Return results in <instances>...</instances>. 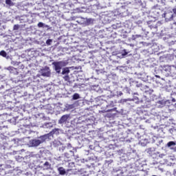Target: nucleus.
<instances>
[{"instance_id": "nucleus-9", "label": "nucleus", "mask_w": 176, "mask_h": 176, "mask_svg": "<svg viewBox=\"0 0 176 176\" xmlns=\"http://www.w3.org/2000/svg\"><path fill=\"white\" fill-rule=\"evenodd\" d=\"M40 74L42 75V76H50V68L49 67H44L40 70Z\"/></svg>"}, {"instance_id": "nucleus-17", "label": "nucleus", "mask_w": 176, "mask_h": 176, "mask_svg": "<svg viewBox=\"0 0 176 176\" xmlns=\"http://www.w3.org/2000/svg\"><path fill=\"white\" fill-rule=\"evenodd\" d=\"M37 25L38 28H47V30H50V26H49V25H46L42 22H39Z\"/></svg>"}, {"instance_id": "nucleus-38", "label": "nucleus", "mask_w": 176, "mask_h": 176, "mask_svg": "<svg viewBox=\"0 0 176 176\" xmlns=\"http://www.w3.org/2000/svg\"><path fill=\"white\" fill-rule=\"evenodd\" d=\"M67 109H74V104H66L65 106Z\"/></svg>"}, {"instance_id": "nucleus-23", "label": "nucleus", "mask_w": 176, "mask_h": 176, "mask_svg": "<svg viewBox=\"0 0 176 176\" xmlns=\"http://www.w3.org/2000/svg\"><path fill=\"white\" fill-rule=\"evenodd\" d=\"M94 19H91V18H87V23L85 25H93V24H94Z\"/></svg>"}, {"instance_id": "nucleus-14", "label": "nucleus", "mask_w": 176, "mask_h": 176, "mask_svg": "<svg viewBox=\"0 0 176 176\" xmlns=\"http://www.w3.org/2000/svg\"><path fill=\"white\" fill-rule=\"evenodd\" d=\"M7 69L10 72V74H13L14 75H17V74H19V72H17V69L13 67H8Z\"/></svg>"}, {"instance_id": "nucleus-40", "label": "nucleus", "mask_w": 176, "mask_h": 176, "mask_svg": "<svg viewBox=\"0 0 176 176\" xmlns=\"http://www.w3.org/2000/svg\"><path fill=\"white\" fill-rule=\"evenodd\" d=\"M115 96H116V94H115V93H113V92H111V94L109 95V96H108L107 97L109 98H113V97H115Z\"/></svg>"}, {"instance_id": "nucleus-22", "label": "nucleus", "mask_w": 176, "mask_h": 176, "mask_svg": "<svg viewBox=\"0 0 176 176\" xmlns=\"http://www.w3.org/2000/svg\"><path fill=\"white\" fill-rule=\"evenodd\" d=\"M43 129H52L53 127V123L52 122H45L43 124Z\"/></svg>"}, {"instance_id": "nucleus-59", "label": "nucleus", "mask_w": 176, "mask_h": 176, "mask_svg": "<svg viewBox=\"0 0 176 176\" xmlns=\"http://www.w3.org/2000/svg\"><path fill=\"white\" fill-rule=\"evenodd\" d=\"M152 176H157V175H152Z\"/></svg>"}, {"instance_id": "nucleus-10", "label": "nucleus", "mask_w": 176, "mask_h": 176, "mask_svg": "<svg viewBox=\"0 0 176 176\" xmlns=\"http://www.w3.org/2000/svg\"><path fill=\"white\" fill-rule=\"evenodd\" d=\"M140 102H144V108H152V100H151L144 98V100H140Z\"/></svg>"}, {"instance_id": "nucleus-15", "label": "nucleus", "mask_w": 176, "mask_h": 176, "mask_svg": "<svg viewBox=\"0 0 176 176\" xmlns=\"http://www.w3.org/2000/svg\"><path fill=\"white\" fill-rule=\"evenodd\" d=\"M21 130H22V133H23V134H25V135L35 133V131H32L30 130L29 129H24L21 128Z\"/></svg>"}, {"instance_id": "nucleus-12", "label": "nucleus", "mask_w": 176, "mask_h": 176, "mask_svg": "<svg viewBox=\"0 0 176 176\" xmlns=\"http://www.w3.org/2000/svg\"><path fill=\"white\" fill-rule=\"evenodd\" d=\"M129 54V52H127V50H124L122 52H121V54H119L118 55L116 56V58H124V57H126V56H127Z\"/></svg>"}, {"instance_id": "nucleus-8", "label": "nucleus", "mask_w": 176, "mask_h": 176, "mask_svg": "<svg viewBox=\"0 0 176 176\" xmlns=\"http://www.w3.org/2000/svg\"><path fill=\"white\" fill-rule=\"evenodd\" d=\"M74 151H69V153H65L64 155H62L61 157H59V159L62 161V162H65V157L66 159H69L70 157H72V156H74Z\"/></svg>"}, {"instance_id": "nucleus-28", "label": "nucleus", "mask_w": 176, "mask_h": 176, "mask_svg": "<svg viewBox=\"0 0 176 176\" xmlns=\"http://www.w3.org/2000/svg\"><path fill=\"white\" fill-rule=\"evenodd\" d=\"M71 71L69 70V68L68 67H64L62 71V75H68Z\"/></svg>"}, {"instance_id": "nucleus-49", "label": "nucleus", "mask_w": 176, "mask_h": 176, "mask_svg": "<svg viewBox=\"0 0 176 176\" xmlns=\"http://www.w3.org/2000/svg\"><path fill=\"white\" fill-rule=\"evenodd\" d=\"M150 28H156V26H153V25H150Z\"/></svg>"}, {"instance_id": "nucleus-16", "label": "nucleus", "mask_w": 176, "mask_h": 176, "mask_svg": "<svg viewBox=\"0 0 176 176\" xmlns=\"http://www.w3.org/2000/svg\"><path fill=\"white\" fill-rule=\"evenodd\" d=\"M20 23H27L28 21V17L25 15L21 16L19 17Z\"/></svg>"}, {"instance_id": "nucleus-30", "label": "nucleus", "mask_w": 176, "mask_h": 176, "mask_svg": "<svg viewBox=\"0 0 176 176\" xmlns=\"http://www.w3.org/2000/svg\"><path fill=\"white\" fill-rule=\"evenodd\" d=\"M6 5L8 6H14V3L12 1V0H6Z\"/></svg>"}, {"instance_id": "nucleus-46", "label": "nucleus", "mask_w": 176, "mask_h": 176, "mask_svg": "<svg viewBox=\"0 0 176 176\" xmlns=\"http://www.w3.org/2000/svg\"><path fill=\"white\" fill-rule=\"evenodd\" d=\"M135 100H138V102H141V100L138 98V97H135Z\"/></svg>"}, {"instance_id": "nucleus-36", "label": "nucleus", "mask_w": 176, "mask_h": 176, "mask_svg": "<svg viewBox=\"0 0 176 176\" xmlns=\"http://www.w3.org/2000/svg\"><path fill=\"white\" fill-rule=\"evenodd\" d=\"M164 156H166V154L159 153V154H155V157H160V159H163Z\"/></svg>"}, {"instance_id": "nucleus-7", "label": "nucleus", "mask_w": 176, "mask_h": 176, "mask_svg": "<svg viewBox=\"0 0 176 176\" xmlns=\"http://www.w3.org/2000/svg\"><path fill=\"white\" fill-rule=\"evenodd\" d=\"M146 153H148L149 156H156V155H159V151L156 152V148L150 147L145 150Z\"/></svg>"}, {"instance_id": "nucleus-21", "label": "nucleus", "mask_w": 176, "mask_h": 176, "mask_svg": "<svg viewBox=\"0 0 176 176\" xmlns=\"http://www.w3.org/2000/svg\"><path fill=\"white\" fill-rule=\"evenodd\" d=\"M0 56L4 57V58H6L7 60H9V58H10V56H9V55H8V53H6L4 50L0 52Z\"/></svg>"}, {"instance_id": "nucleus-39", "label": "nucleus", "mask_w": 176, "mask_h": 176, "mask_svg": "<svg viewBox=\"0 0 176 176\" xmlns=\"http://www.w3.org/2000/svg\"><path fill=\"white\" fill-rule=\"evenodd\" d=\"M58 151L59 152H64V151H65V146H62L61 147H59Z\"/></svg>"}, {"instance_id": "nucleus-11", "label": "nucleus", "mask_w": 176, "mask_h": 176, "mask_svg": "<svg viewBox=\"0 0 176 176\" xmlns=\"http://www.w3.org/2000/svg\"><path fill=\"white\" fill-rule=\"evenodd\" d=\"M176 142L170 141L167 143L166 146L167 148H169L171 151H173L174 152H176Z\"/></svg>"}, {"instance_id": "nucleus-47", "label": "nucleus", "mask_w": 176, "mask_h": 176, "mask_svg": "<svg viewBox=\"0 0 176 176\" xmlns=\"http://www.w3.org/2000/svg\"><path fill=\"white\" fill-rule=\"evenodd\" d=\"M145 122H146V123H151V120H146L145 121Z\"/></svg>"}, {"instance_id": "nucleus-6", "label": "nucleus", "mask_w": 176, "mask_h": 176, "mask_svg": "<svg viewBox=\"0 0 176 176\" xmlns=\"http://www.w3.org/2000/svg\"><path fill=\"white\" fill-rule=\"evenodd\" d=\"M162 17L165 19V21H172L173 19H174V14H173V12L171 11H165L162 12Z\"/></svg>"}, {"instance_id": "nucleus-18", "label": "nucleus", "mask_w": 176, "mask_h": 176, "mask_svg": "<svg viewBox=\"0 0 176 176\" xmlns=\"http://www.w3.org/2000/svg\"><path fill=\"white\" fill-rule=\"evenodd\" d=\"M58 171L60 175H65V174H67V170H65V168L63 167L58 168Z\"/></svg>"}, {"instance_id": "nucleus-24", "label": "nucleus", "mask_w": 176, "mask_h": 176, "mask_svg": "<svg viewBox=\"0 0 176 176\" xmlns=\"http://www.w3.org/2000/svg\"><path fill=\"white\" fill-rule=\"evenodd\" d=\"M148 142H149L148 141V139H144V140H140L139 144L142 146H146V144H148Z\"/></svg>"}, {"instance_id": "nucleus-2", "label": "nucleus", "mask_w": 176, "mask_h": 176, "mask_svg": "<svg viewBox=\"0 0 176 176\" xmlns=\"http://www.w3.org/2000/svg\"><path fill=\"white\" fill-rule=\"evenodd\" d=\"M52 65L56 74H60L61 69L68 65V62L67 60L56 61L52 63Z\"/></svg>"}, {"instance_id": "nucleus-35", "label": "nucleus", "mask_w": 176, "mask_h": 176, "mask_svg": "<svg viewBox=\"0 0 176 176\" xmlns=\"http://www.w3.org/2000/svg\"><path fill=\"white\" fill-rule=\"evenodd\" d=\"M127 101H131L130 98H128V99H121L120 100V104H126V102H127Z\"/></svg>"}, {"instance_id": "nucleus-34", "label": "nucleus", "mask_w": 176, "mask_h": 176, "mask_svg": "<svg viewBox=\"0 0 176 176\" xmlns=\"http://www.w3.org/2000/svg\"><path fill=\"white\" fill-rule=\"evenodd\" d=\"M115 102H113V100H111L110 103L107 105V107H109L110 108H113L115 107Z\"/></svg>"}, {"instance_id": "nucleus-3", "label": "nucleus", "mask_w": 176, "mask_h": 176, "mask_svg": "<svg viewBox=\"0 0 176 176\" xmlns=\"http://www.w3.org/2000/svg\"><path fill=\"white\" fill-rule=\"evenodd\" d=\"M130 85L138 87V89H140V90H142V91L148 93V94H152V93H153V91L152 89L146 90V89H148V86L144 85L141 82H138V81H132L131 82H130Z\"/></svg>"}, {"instance_id": "nucleus-26", "label": "nucleus", "mask_w": 176, "mask_h": 176, "mask_svg": "<svg viewBox=\"0 0 176 176\" xmlns=\"http://www.w3.org/2000/svg\"><path fill=\"white\" fill-rule=\"evenodd\" d=\"M166 102H167L164 100H159L158 102H157V104L159 105L160 108H162V107H164V105H166Z\"/></svg>"}, {"instance_id": "nucleus-1", "label": "nucleus", "mask_w": 176, "mask_h": 176, "mask_svg": "<svg viewBox=\"0 0 176 176\" xmlns=\"http://www.w3.org/2000/svg\"><path fill=\"white\" fill-rule=\"evenodd\" d=\"M50 138V134H45L43 135L38 138L30 140L28 144L30 148H36L41 145V144H43L47 140Z\"/></svg>"}, {"instance_id": "nucleus-53", "label": "nucleus", "mask_w": 176, "mask_h": 176, "mask_svg": "<svg viewBox=\"0 0 176 176\" xmlns=\"http://www.w3.org/2000/svg\"><path fill=\"white\" fill-rule=\"evenodd\" d=\"M78 144H80V145H83V143H82V142H80L79 140H78Z\"/></svg>"}, {"instance_id": "nucleus-60", "label": "nucleus", "mask_w": 176, "mask_h": 176, "mask_svg": "<svg viewBox=\"0 0 176 176\" xmlns=\"http://www.w3.org/2000/svg\"><path fill=\"white\" fill-rule=\"evenodd\" d=\"M113 28H115V25H113Z\"/></svg>"}, {"instance_id": "nucleus-31", "label": "nucleus", "mask_w": 176, "mask_h": 176, "mask_svg": "<svg viewBox=\"0 0 176 176\" xmlns=\"http://www.w3.org/2000/svg\"><path fill=\"white\" fill-rule=\"evenodd\" d=\"M138 38H142L141 34H135L132 36V40L135 41V39H138Z\"/></svg>"}, {"instance_id": "nucleus-48", "label": "nucleus", "mask_w": 176, "mask_h": 176, "mask_svg": "<svg viewBox=\"0 0 176 176\" xmlns=\"http://www.w3.org/2000/svg\"><path fill=\"white\" fill-rule=\"evenodd\" d=\"M169 131H170V133H173V132L174 131V129H169Z\"/></svg>"}, {"instance_id": "nucleus-57", "label": "nucleus", "mask_w": 176, "mask_h": 176, "mask_svg": "<svg viewBox=\"0 0 176 176\" xmlns=\"http://www.w3.org/2000/svg\"><path fill=\"white\" fill-rule=\"evenodd\" d=\"M89 148H91V149H92V147H91V146H89Z\"/></svg>"}, {"instance_id": "nucleus-51", "label": "nucleus", "mask_w": 176, "mask_h": 176, "mask_svg": "<svg viewBox=\"0 0 176 176\" xmlns=\"http://www.w3.org/2000/svg\"><path fill=\"white\" fill-rule=\"evenodd\" d=\"M142 21H138V24H142Z\"/></svg>"}, {"instance_id": "nucleus-54", "label": "nucleus", "mask_w": 176, "mask_h": 176, "mask_svg": "<svg viewBox=\"0 0 176 176\" xmlns=\"http://www.w3.org/2000/svg\"><path fill=\"white\" fill-rule=\"evenodd\" d=\"M174 25H176V21L175 23H173Z\"/></svg>"}, {"instance_id": "nucleus-33", "label": "nucleus", "mask_w": 176, "mask_h": 176, "mask_svg": "<svg viewBox=\"0 0 176 176\" xmlns=\"http://www.w3.org/2000/svg\"><path fill=\"white\" fill-rule=\"evenodd\" d=\"M11 64L14 67H17V65H20V62H17L16 60H11Z\"/></svg>"}, {"instance_id": "nucleus-52", "label": "nucleus", "mask_w": 176, "mask_h": 176, "mask_svg": "<svg viewBox=\"0 0 176 176\" xmlns=\"http://www.w3.org/2000/svg\"><path fill=\"white\" fill-rule=\"evenodd\" d=\"M175 101H176L175 98L172 99V102H175Z\"/></svg>"}, {"instance_id": "nucleus-58", "label": "nucleus", "mask_w": 176, "mask_h": 176, "mask_svg": "<svg viewBox=\"0 0 176 176\" xmlns=\"http://www.w3.org/2000/svg\"><path fill=\"white\" fill-rule=\"evenodd\" d=\"M126 142H130V140H129V141H128V140H126Z\"/></svg>"}, {"instance_id": "nucleus-55", "label": "nucleus", "mask_w": 176, "mask_h": 176, "mask_svg": "<svg viewBox=\"0 0 176 176\" xmlns=\"http://www.w3.org/2000/svg\"><path fill=\"white\" fill-rule=\"evenodd\" d=\"M89 148H91V149H92V147H91V146H89Z\"/></svg>"}, {"instance_id": "nucleus-32", "label": "nucleus", "mask_w": 176, "mask_h": 176, "mask_svg": "<svg viewBox=\"0 0 176 176\" xmlns=\"http://www.w3.org/2000/svg\"><path fill=\"white\" fill-rule=\"evenodd\" d=\"M79 98H80L79 94H74L72 96V100H79Z\"/></svg>"}, {"instance_id": "nucleus-45", "label": "nucleus", "mask_w": 176, "mask_h": 176, "mask_svg": "<svg viewBox=\"0 0 176 176\" xmlns=\"http://www.w3.org/2000/svg\"><path fill=\"white\" fill-rule=\"evenodd\" d=\"M67 148L69 149L71 148H72V146L71 145V143H68L67 145Z\"/></svg>"}, {"instance_id": "nucleus-25", "label": "nucleus", "mask_w": 176, "mask_h": 176, "mask_svg": "<svg viewBox=\"0 0 176 176\" xmlns=\"http://www.w3.org/2000/svg\"><path fill=\"white\" fill-rule=\"evenodd\" d=\"M43 168H45V170H49L50 168H51L52 164H50V163H49V162H45L43 164Z\"/></svg>"}, {"instance_id": "nucleus-56", "label": "nucleus", "mask_w": 176, "mask_h": 176, "mask_svg": "<svg viewBox=\"0 0 176 176\" xmlns=\"http://www.w3.org/2000/svg\"><path fill=\"white\" fill-rule=\"evenodd\" d=\"M89 148H91V149H92V147H91V146H89Z\"/></svg>"}, {"instance_id": "nucleus-13", "label": "nucleus", "mask_w": 176, "mask_h": 176, "mask_svg": "<svg viewBox=\"0 0 176 176\" xmlns=\"http://www.w3.org/2000/svg\"><path fill=\"white\" fill-rule=\"evenodd\" d=\"M63 131V130L60 129H54L52 130V131H51L49 133L47 134H50V138L52 137L53 135V134H56V135H57L58 134H60V133Z\"/></svg>"}, {"instance_id": "nucleus-43", "label": "nucleus", "mask_w": 176, "mask_h": 176, "mask_svg": "<svg viewBox=\"0 0 176 176\" xmlns=\"http://www.w3.org/2000/svg\"><path fill=\"white\" fill-rule=\"evenodd\" d=\"M46 43H47V45H50V43H52V39H47V40L46 41Z\"/></svg>"}, {"instance_id": "nucleus-42", "label": "nucleus", "mask_w": 176, "mask_h": 176, "mask_svg": "<svg viewBox=\"0 0 176 176\" xmlns=\"http://www.w3.org/2000/svg\"><path fill=\"white\" fill-rule=\"evenodd\" d=\"M122 96H123V92L117 91V97H122Z\"/></svg>"}, {"instance_id": "nucleus-29", "label": "nucleus", "mask_w": 176, "mask_h": 176, "mask_svg": "<svg viewBox=\"0 0 176 176\" xmlns=\"http://www.w3.org/2000/svg\"><path fill=\"white\" fill-rule=\"evenodd\" d=\"M5 168H12V166L10 164H1L0 165V170H5Z\"/></svg>"}, {"instance_id": "nucleus-37", "label": "nucleus", "mask_w": 176, "mask_h": 176, "mask_svg": "<svg viewBox=\"0 0 176 176\" xmlns=\"http://www.w3.org/2000/svg\"><path fill=\"white\" fill-rule=\"evenodd\" d=\"M63 79L66 82H69V76L68 74H65V76H63Z\"/></svg>"}, {"instance_id": "nucleus-19", "label": "nucleus", "mask_w": 176, "mask_h": 176, "mask_svg": "<svg viewBox=\"0 0 176 176\" xmlns=\"http://www.w3.org/2000/svg\"><path fill=\"white\" fill-rule=\"evenodd\" d=\"M62 144L63 143H61V142H60V140H55L52 143V146H54V147L60 146V145H62Z\"/></svg>"}, {"instance_id": "nucleus-20", "label": "nucleus", "mask_w": 176, "mask_h": 176, "mask_svg": "<svg viewBox=\"0 0 176 176\" xmlns=\"http://www.w3.org/2000/svg\"><path fill=\"white\" fill-rule=\"evenodd\" d=\"M126 173H133L134 172V168H133L132 165H128L124 169Z\"/></svg>"}, {"instance_id": "nucleus-50", "label": "nucleus", "mask_w": 176, "mask_h": 176, "mask_svg": "<svg viewBox=\"0 0 176 176\" xmlns=\"http://www.w3.org/2000/svg\"><path fill=\"white\" fill-rule=\"evenodd\" d=\"M12 120H15V122H16V120H17V117H16V118H12Z\"/></svg>"}, {"instance_id": "nucleus-27", "label": "nucleus", "mask_w": 176, "mask_h": 176, "mask_svg": "<svg viewBox=\"0 0 176 176\" xmlns=\"http://www.w3.org/2000/svg\"><path fill=\"white\" fill-rule=\"evenodd\" d=\"M87 20V18L81 17L79 19L78 23H80V24H82V25H86Z\"/></svg>"}, {"instance_id": "nucleus-41", "label": "nucleus", "mask_w": 176, "mask_h": 176, "mask_svg": "<svg viewBox=\"0 0 176 176\" xmlns=\"http://www.w3.org/2000/svg\"><path fill=\"white\" fill-rule=\"evenodd\" d=\"M19 28H20V25H14L13 27L14 31H17V30H19Z\"/></svg>"}, {"instance_id": "nucleus-61", "label": "nucleus", "mask_w": 176, "mask_h": 176, "mask_svg": "<svg viewBox=\"0 0 176 176\" xmlns=\"http://www.w3.org/2000/svg\"><path fill=\"white\" fill-rule=\"evenodd\" d=\"M67 171H69V170H67Z\"/></svg>"}, {"instance_id": "nucleus-44", "label": "nucleus", "mask_w": 176, "mask_h": 176, "mask_svg": "<svg viewBox=\"0 0 176 176\" xmlns=\"http://www.w3.org/2000/svg\"><path fill=\"white\" fill-rule=\"evenodd\" d=\"M5 126H3V124L2 122H0V130H2Z\"/></svg>"}, {"instance_id": "nucleus-4", "label": "nucleus", "mask_w": 176, "mask_h": 176, "mask_svg": "<svg viewBox=\"0 0 176 176\" xmlns=\"http://www.w3.org/2000/svg\"><path fill=\"white\" fill-rule=\"evenodd\" d=\"M151 13L156 19V17H160V14H163V10L160 9V6L156 5L152 7Z\"/></svg>"}, {"instance_id": "nucleus-5", "label": "nucleus", "mask_w": 176, "mask_h": 176, "mask_svg": "<svg viewBox=\"0 0 176 176\" xmlns=\"http://www.w3.org/2000/svg\"><path fill=\"white\" fill-rule=\"evenodd\" d=\"M69 119H71V114H65L58 120V124H61L63 126L64 124H67V123L69 122Z\"/></svg>"}]
</instances>
